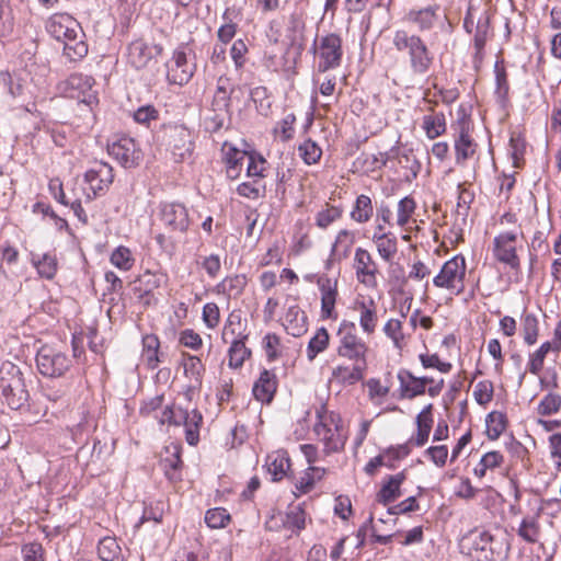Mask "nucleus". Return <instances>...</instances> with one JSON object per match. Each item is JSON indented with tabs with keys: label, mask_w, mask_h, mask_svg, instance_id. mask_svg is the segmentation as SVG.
<instances>
[{
	"label": "nucleus",
	"mask_w": 561,
	"mask_h": 561,
	"mask_svg": "<svg viewBox=\"0 0 561 561\" xmlns=\"http://www.w3.org/2000/svg\"><path fill=\"white\" fill-rule=\"evenodd\" d=\"M46 31L58 42L69 38L70 35H82V28L77 20L67 13L51 15L46 22Z\"/></svg>",
	"instance_id": "dca6fc26"
},
{
	"label": "nucleus",
	"mask_w": 561,
	"mask_h": 561,
	"mask_svg": "<svg viewBox=\"0 0 561 561\" xmlns=\"http://www.w3.org/2000/svg\"><path fill=\"white\" fill-rule=\"evenodd\" d=\"M119 552L121 548L115 538L104 537L98 545V553L103 561H115Z\"/></svg>",
	"instance_id": "5fc2aeb1"
},
{
	"label": "nucleus",
	"mask_w": 561,
	"mask_h": 561,
	"mask_svg": "<svg viewBox=\"0 0 561 561\" xmlns=\"http://www.w3.org/2000/svg\"><path fill=\"white\" fill-rule=\"evenodd\" d=\"M110 261L115 267L122 271H129L135 263L131 251L123 245L117 247L112 252Z\"/></svg>",
	"instance_id": "864d4df0"
},
{
	"label": "nucleus",
	"mask_w": 561,
	"mask_h": 561,
	"mask_svg": "<svg viewBox=\"0 0 561 561\" xmlns=\"http://www.w3.org/2000/svg\"><path fill=\"white\" fill-rule=\"evenodd\" d=\"M265 467L272 476V481H280L286 477L290 467V459L285 450H276L266 456Z\"/></svg>",
	"instance_id": "cd10ccee"
},
{
	"label": "nucleus",
	"mask_w": 561,
	"mask_h": 561,
	"mask_svg": "<svg viewBox=\"0 0 561 561\" xmlns=\"http://www.w3.org/2000/svg\"><path fill=\"white\" fill-rule=\"evenodd\" d=\"M317 419L318 422L314 424L313 431L323 442L324 450L328 454L340 451L345 444L340 414L335 412L328 413L324 407H321V409L317 410Z\"/></svg>",
	"instance_id": "7ed1b4c3"
},
{
	"label": "nucleus",
	"mask_w": 561,
	"mask_h": 561,
	"mask_svg": "<svg viewBox=\"0 0 561 561\" xmlns=\"http://www.w3.org/2000/svg\"><path fill=\"white\" fill-rule=\"evenodd\" d=\"M495 73V91L494 95L496 102L501 107L505 108L508 104L510 83L507 72L504 67L503 60H497L494 65Z\"/></svg>",
	"instance_id": "c756f323"
},
{
	"label": "nucleus",
	"mask_w": 561,
	"mask_h": 561,
	"mask_svg": "<svg viewBox=\"0 0 561 561\" xmlns=\"http://www.w3.org/2000/svg\"><path fill=\"white\" fill-rule=\"evenodd\" d=\"M247 152L233 150L232 154L227 156V176L231 180L240 175L243 162L245 161Z\"/></svg>",
	"instance_id": "0e129e2a"
},
{
	"label": "nucleus",
	"mask_w": 561,
	"mask_h": 561,
	"mask_svg": "<svg viewBox=\"0 0 561 561\" xmlns=\"http://www.w3.org/2000/svg\"><path fill=\"white\" fill-rule=\"evenodd\" d=\"M392 45L397 51L407 54L410 70L414 75L423 76L430 71L434 62V54L421 36L405 30H396Z\"/></svg>",
	"instance_id": "f257e3e1"
},
{
	"label": "nucleus",
	"mask_w": 561,
	"mask_h": 561,
	"mask_svg": "<svg viewBox=\"0 0 561 561\" xmlns=\"http://www.w3.org/2000/svg\"><path fill=\"white\" fill-rule=\"evenodd\" d=\"M416 208V203L413 197L405 196L398 203V210H397V224L400 227H404L409 220L411 215L414 213Z\"/></svg>",
	"instance_id": "e2e57ef3"
},
{
	"label": "nucleus",
	"mask_w": 561,
	"mask_h": 561,
	"mask_svg": "<svg viewBox=\"0 0 561 561\" xmlns=\"http://www.w3.org/2000/svg\"><path fill=\"white\" fill-rule=\"evenodd\" d=\"M438 7H427L420 10H411L407 14L408 21L417 25L419 31L424 32L431 30L436 21V11Z\"/></svg>",
	"instance_id": "72a5a7b5"
},
{
	"label": "nucleus",
	"mask_w": 561,
	"mask_h": 561,
	"mask_svg": "<svg viewBox=\"0 0 561 561\" xmlns=\"http://www.w3.org/2000/svg\"><path fill=\"white\" fill-rule=\"evenodd\" d=\"M287 319L290 322H296V324L291 328V334L294 336H299L304 332L307 331L306 329V321L307 316L304 311H300L298 307H290L287 312Z\"/></svg>",
	"instance_id": "69168bd1"
},
{
	"label": "nucleus",
	"mask_w": 561,
	"mask_h": 561,
	"mask_svg": "<svg viewBox=\"0 0 561 561\" xmlns=\"http://www.w3.org/2000/svg\"><path fill=\"white\" fill-rule=\"evenodd\" d=\"M95 81L91 76L83 73H72L67 79V84L72 90H78L84 95L82 103L91 110L93 105L98 104V98L94 93H90Z\"/></svg>",
	"instance_id": "393cba45"
},
{
	"label": "nucleus",
	"mask_w": 561,
	"mask_h": 561,
	"mask_svg": "<svg viewBox=\"0 0 561 561\" xmlns=\"http://www.w3.org/2000/svg\"><path fill=\"white\" fill-rule=\"evenodd\" d=\"M561 409V396L557 393L546 394L537 407L538 414L549 416L556 414Z\"/></svg>",
	"instance_id": "4d7b16f0"
},
{
	"label": "nucleus",
	"mask_w": 561,
	"mask_h": 561,
	"mask_svg": "<svg viewBox=\"0 0 561 561\" xmlns=\"http://www.w3.org/2000/svg\"><path fill=\"white\" fill-rule=\"evenodd\" d=\"M371 240L376 244L380 257L386 262H391L398 251L397 237L391 232H385L383 226L378 224L375 227Z\"/></svg>",
	"instance_id": "4be33fe9"
},
{
	"label": "nucleus",
	"mask_w": 561,
	"mask_h": 561,
	"mask_svg": "<svg viewBox=\"0 0 561 561\" xmlns=\"http://www.w3.org/2000/svg\"><path fill=\"white\" fill-rule=\"evenodd\" d=\"M383 333L391 339L396 348H402L404 334L402 330V322L400 320L389 319L383 327Z\"/></svg>",
	"instance_id": "052dcab7"
},
{
	"label": "nucleus",
	"mask_w": 561,
	"mask_h": 561,
	"mask_svg": "<svg viewBox=\"0 0 561 561\" xmlns=\"http://www.w3.org/2000/svg\"><path fill=\"white\" fill-rule=\"evenodd\" d=\"M167 78L170 83L183 85L193 77L195 65L188 62L187 55L183 47L174 50L171 60L167 64Z\"/></svg>",
	"instance_id": "4468645a"
},
{
	"label": "nucleus",
	"mask_w": 561,
	"mask_h": 561,
	"mask_svg": "<svg viewBox=\"0 0 561 561\" xmlns=\"http://www.w3.org/2000/svg\"><path fill=\"white\" fill-rule=\"evenodd\" d=\"M249 335H242L240 339L231 341L228 351L229 366L232 368H240L244 360L251 356V350L245 346Z\"/></svg>",
	"instance_id": "ea45409f"
},
{
	"label": "nucleus",
	"mask_w": 561,
	"mask_h": 561,
	"mask_svg": "<svg viewBox=\"0 0 561 561\" xmlns=\"http://www.w3.org/2000/svg\"><path fill=\"white\" fill-rule=\"evenodd\" d=\"M422 127L430 139H435L446 133V118L444 113H435L423 117Z\"/></svg>",
	"instance_id": "a19ab883"
},
{
	"label": "nucleus",
	"mask_w": 561,
	"mask_h": 561,
	"mask_svg": "<svg viewBox=\"0 0 561 561\" xmlns=\"http://www.w3.org/2000/svg\"><path fill=\"white\" fill-rule=\"evenodd\" d=\"M242 335H247L244 333V328L242 324L241 311L233 310L229 313L224 330L221 334V340L227 343L228 336H234L236 339H240Z\"/></svg>",
	"instance_id": "a18cd8bd"
},
{
	"label": "nucleus",
	"mask_w": 561,
	"mask_h": 561,
	"mask_svg": "<svg viewBox=\"0 0 561 561\" xmlns=\"http://www.w3.org/2000/svg\"><path fill=\"white\" fill-rule=\"evenodd\" d=\"M298 151L307 164H313L318 162L322 154L321 148L311 139H307L301 145H299Z\"/></svg>",
	"instance_id": "680f3d73"
},
{
	"label": "nucleus",
	"mask_w": 561,
	"mask_h": 561,
	"mask_svg": "<svg viewBox=\"0 0 561 561\" xmlns=\"http://www.w3.org/2000/svg\"><path fill=\"white\" fill-rule=\"evenodd\" d=\"M182 465L181 448L179 446H173L172 454L161 461L164 474L170 481L181 480L180 469Z\"/></svg>",
	"instance_id": "c03bdc74"
},
{
	"label": "nucleus",
	"mask_w": 561,
	"mask_h": 561,
	"mask_svg": "<svg viewBox=\"0 0 561 561\" xmlns=\"http://www.w3.org/2000/svg\"><path fill=\"white\" fill-rule=\"evenodd\" d=\"M84 33L79 37V34L70 35L69 38L64 39V55L70 61H79L88 54V44L84 41Z\"/></svg>",
	"instance_id": "7c9ffc66"
},
{
	"label": "nucleus",
	"mask_w": 561,
	"mask_h": 561,
	"mask_svg": "<svg viewBox=\"0 0 561 561\" xmlns=\"http://www.w3.org/2000/svg\"><path fill=\"white\" fill-rule=\"evenodd\" d=\"M277 386L276 375L268 369H263L259 379L253 385L252 392L257 401L268 404L274 399Z\"/></svg>",
	"instance_id": "412c9836"
},
{
	"label": "nucleus",
	"mask_w": 561,
	"mask_h": 561,
	"mask_svg": "<svg viewBox=\"0 0 561 561\" xmlns=\"http://www.w3.org/2000/svg\"><path fill=\"white\" fill-rule=\"evenodd\" d=\"M162 277V274L146 271L135 279L133 290L145 306H149L154 300L152 293L161 286Z\"/></svg>",
	"instance_id": "aec40b11"
},
{
	"label": "nucleus",
	"mask_w": 561,
	"mask_h": 561,
	"mask_svg": "<svg viewBox=\"0 0 561 561\" xmlns=\"http://www.w3.org/2000/svg\"><path fill=\"white\" fill-rule=\"evenodd\" d=\"M183 368L185 376L194 382V387L202 385L205 368L197 356L187 354L183 362Z\"/></svg>",
	"instance_id": "8fccbe9b"
},
{
	"label": "nucleus",
	"mask_w": 561,
	"mask_h": 561,
	"mask_svg": "<svg viewBox=\"0 0 561 561\" xmlns=\"http://www.w3.org/2000/svg\"><path fill=\"white\" fill-rule=\"evenodd\" d=\"M550 351H553L552 343L545 342L538 350L529 354L527 367L530 374L539 375L542 370L545 358Z\"/></svg>",
	"instance_id": "603ef678"
},
{
	"label": "nucleus",
	"mask_w": 561,
	"mask_h": 561,
	"mask_svg": "<svg viewBox=\"0 0 561 561\" xmlns=\"http://www.w3.org/2000/svg\"><path fill=\"white\" fill-rule=\"evenodd\" d=\"M233 88L228 77L220 76L217 80L214 94L213 106L219 111H228L230 106L231 93Z\"/></svg>",
	"instance_id": "473e14b6"
},
{
	"label": "nucleus",
	"mask_w": 561,
	"mask_h": 561,
	"mask_svg": "<svg viewBox=\"0 0 561 561\" xmlns=\"http://www.w3.org/2000/svg\"><path fill=\"white\" fill-rule=\"evenodd\" d=\"M107 151L122 167L135 168L141 161V151L135 140L128 136L119 137L107 146Z\"/></svg>",
	"instance_id": "ddd939ff"
},
{
	"label": "nucleus",
	"mask_w": 561,
	"mask_h": 561,
	"mask_svg": "<svg viewBox=\"0 0 561 561\" xmlns=\"http://www.w3.org/2000/svg\"><path fill=\"white\" fill-rule=\"evenodd\" d=\"M72 365V359L62 351L43 345L36 354V366L41 375L49 378L64 376Z\"/></svg>",
	"instance_id": "0eeeda50"
},
{
	"label": "nucleus",
	"mask_w": 561,
	"mask_h": 561,
	"mask_svg": "<svg viewBox=\"0 0 561 561\" xmlns=\"http://www.w3.org/2000/svg\"><path fill=\"white\" fill-rule=\"evenodd\" d=\"M373 215L374 206L371 198L365 194L358 195L350 214L351 219L357 224H366L371 219Z\"/></svg>",
	"instance_id": "4c0bfd02"
},
{
	"label": "nucleus",
	"mask_w": 561,
	"mask_h": 561,
	"mask_svg": "<svg viewBox=\"0 0 561 561\" xmlns=\"http://www.w3.org/2000/svg\"><path fill=\"white\" fill-rule=\"evenodd\" d=\"M355 308L359 311V325L362 330L368 335L373 334L378 323L375 301L373 299L356 301Z\"/></svg>",
	"instance_id": "c85d7f7f"
},
{
	"label": "nucleus",
	"mask_w": 561,
	"mask_h": 561,
	"mask_svg": "<svg viewBox=\"0 0 561 561\" xmlns=\"http://www.w3.org/2000/svg\"><path fill=\"white\" fill-rule=\"evenodd\" d=\"M486 435L490 439H497L506 428V416L499 411H492L486 415Z\"/></svg>",
	"instance_id": "de8ad7c7"
},
{
	"label": "nucleus",
	"mask_w": 561,
	"mask_h": 561,
	"mask_svg": "<svg viewBox=\"0 0 561 561\" xmlns=\"http://www.w3.org/2000/svg\"><path fill=\"white\" fill-rule=\"evenodd\" d=\"M522 332L524 342L527 345L537 343L539 335V321L534 313H524L522 317Z\"/></svg>",
	"instance_id": "49530a36"
},
{
	"label": "nucleus",
	"mask_w": 561,
	"mask_h": 561,
	"mask_svg": "<svg viewBox=\"0 0 561 561\" xmlns=\"http://www.w3.org/2000/svg\"><path fill=\"white\" fill-rule=\"evenodd\" d=\"M0 396L12 410H21L27 405L30 393L23 373L12 362H3L0 366Z\"/></svg>",
	"instance_id": "f03ea898"
},
{
	"label": "nucleus",
	"mask_w": 561,
	"mask_h": 561,
	"mask_svg": "<svg viewBox=\"0 0 561 561\" xmlns=\"http://www.w3.org/2000/svg\"><path fill=\"white\" fill-rule=\"evenodd\" d=\"M539 512L535 515H527L522 519L517 535L528 543H535L540 537V525L538 522Z\"/></svg>",
	"instance_id": "58836bf2"
},
{
	"label": "nucleus",
	"mask_w": 561,
	"mask_h": 561,
	"mask_svg": "<svg viewBox=\"0 0 561 561\" xmlns=\"http://www.w3.org/2000/svg\"><path fill=\"white\" fill-rule=\"evenodd\" d=\"M247 286V277L244 275L228 276L216 286V291L228 298L239 297Z\"/></svg>",
	"instance_id": "e433bc0d"
},
{
	"label": "nucleus",
	"mask_w": 561,
	"mask_h": 561,
	"mask_svg": "<svg viewBox=\"0 0 561 561\" xmlns=\"http://www.w3.org/2000/svg\"><path fill=\"white\" fill-rule=\"evenodd\" d=\"M330 342V335L325 328H320L317 330L314 335L310 339L307 346V358L309 362H312L318 354L324 352Z\"/></svg>",
	"instance_id": "37998d69"
},
{
	"label": "nucleus",
	"mask_w": 561,
	"mask_h": 561,
	"mask_svg": "<svg viewBox=\"0 0 561 561\" xmlns=\"http://www.w3.org/2000/svg\"><path fill=\"white\" fill-rule=\"evenodd\" d=\"M516 240L517 234L513 231L500 233L493 240V255L499 262L508 265L518 273L520 271V261L515 247Z\"/></svg>",
	"instance_id": "f8f14e48"
},
{
	"label": "nucleus",
	"mask_w": 561,
	"mask_h": 561,
	"mask_svg": "<svg viewBox=\"0 0 561 561\" xmlns=\"http://www.w3.org/2000/svg\"><path fill=\"white\" fill-rule=\"evenodd\" d=\"M510 546L503 537L482 531L474 540V556L478 561H504Z\"/></svg>",
	"instance_id": "9d476101"
},
{
	"label": "nucleus",
	"mask_w": 561,
	"mask_h": 561,
	"mask_svg": "<svg viewBox=\"0 0 561 561\" xmlns=\"http://www.w3.org/2000/svg\"><path fill=\"white\" fill-rule=\"evenodd\" d=\"M162 50L161 45H149L141 38L135 39L127 47V62L137 70L144 69Z\"/></svg>",
	"instance_id": "2eb2a0df"
},
{
	"label": "nucleus",
	"mask_w": 561,
	"mask_h": 561,
	"mask_svg": "<svg viewBox=\"0 0 561 561\" xmlns=\"http://www.w3.org/2000/svg\"><path fill=\"white\" fill-rule=\"evenodd\" d=\"M159 218L170 232L185 233L191 225L188 209L182 203H162L159 206Z\"/></svg>",
	"instance_id": "9b49d317"
},
{
	"label": "nucleus",
	"mask_w": 561,
	"mask_h": 561,
	"mask_svg": "<svg viewBox=\"0 0 561 561\" xmlns=\"http://www.w3.org/2000/svg\"><path fill=\"white\" fill-rule=\"evenodd\" d=\"M354 242V232L346 229L340 230L331 249V257L339 261L346 259L350 255Z\"/></svg>",
	"instance_id": "c9c22d12"
},
{
	"label": "nucleus",
	"mask_w": 561,
	"mask_h": 561,
	"mask_svg": "<svg viewBox=\"0 0 561 561\" xmlns=\"http://www.w3.org/2000/svg\"><path fill=\"white\" fill-rule=\"evenodd\" d=\"M456 163L463 165L476 152L477 144L469 134V128L465 124L460 127L458 136L455 138Z\"/></svg>",
	"instance_id": "a878e982"
},
{
	"label": "nucleus",
	"mask_w": 561,
	"mask_h": 561,
	"mask_svg": "<svg viewBox=\"0 0 561 561\" xmlns=\"http://www.w3.org/2000/svg\"><path fill=\"white\" fill-rule=\"evenodd\" d=\"M84 180L89 183L94 196L106 192L113 183V168L103 161L95 162L84 174Z\"/></svg>",
	"instance_id": "a211bd4d"
},
{
	"label": "nucleus",
	"mask_w": 561,
	"mask_h": 561,
	"mask_svg": "<svg viewBox=\"0 0 561 561\" xmlns=\"http://www.w3.org/2000/svg\"><path fill=\"white\" fill-rule=\"evenodd\" d=\"M367 364L353 363L352 366L337 365L332 370V378L342 386H353L364 379Z\"/></svg>",
	"instance_id": "b1692460"
},
{
	"label": "nucleus",
	"mask_w": 561,
	"mask_h": 561,
	"mask_svg": "<svg viewBox=\"0 0 561 561\" xmlns=\"http://www.w3.org/2000/svg\"><path fill=\"white\" fill-rule=\"evenodd\" d=\"M14 15L9 0H0V38H8L14 31Z\"/></svg>",
	"instance_id": "09e8293b"
},
{
	"label": "nucleus",
	"mask_w": 561,
	"mask_h": 561,
	"mask_svg": "<svg viewBox=\"0 0 561 561\" xmlns=\"http://www.w3.org/2000/svg\"><path fill=\"white\" fill-rule=\"evenodd\" d=\"M283 526L298 534L306 527V512L300 505L290 506L282 518Z\"/></svg>",
	"instance_id": "79ce46f5"
},
{
	"label": "nucleus",
	"mask_w": 561,
	"mask_h": 561,
	"mask_svg": "<svg viewBox=\"0 0 561 561\" xmlns=\"http://www.w3.org/2000/svg\"><path fill=\"white\" fill-rule=\"evenodd\" d=\"M311 50L320 58L318 64L319 72H327L328 70L335 69L340 67L342 62V38L335 33L322 36L319 41L316 38Z\"/></svg>",
	"instance_id": "6e6552de"
},
{
	"label": "nucleus",
	"mask_w": 561,
	"mask_h": 561,
	"mask_svg": "<svg viewBox=\"0 0 561 561\" xmlns=\"http://www.w3.org/2000/svg\"><path fill=\"white\" fill-rule=\"evenodd\" d=\"M493 391L494 388L492 381L482 380L477 383L473 396L479 404L484 405L493 399Z\"/></svg>",
	"instance_id": "338daca9"
},
{
	"label": "nucleus",
	"mask_w": 561,
	"mask_h": 561,
	"mask_svg": "<svg viewBox=\"0 0 561 561\" xmlns=\"http://www.w3.org/2000/svg\"><path fill=\"white\" fill-rule=\"evenodd\" d=\"M31 262L38 275L46 279H53L58 271L57 257L53 253L32 254Z\"/></svg>",
	"instance_id": "2f4dec72"
},
{
	"label": "nucleus",
	"mask_w": 561,
	"mask_h": 561,
	"mask_svg": "<svg viewBox=\"0 0 561 561\" xmlns=\"http://www.w3.org/2000/svg\"><path fill=\"white\" fill-rule=\"evenodd\" d=\"M405 479V471L388 476L376 495L377 502L382 505H388L399 499L401 496V485Z\"/></svg>",
	"instance_id": "5701e85b"
},
{
	"label": "nucleus",
	"mask_w": 561,
	"mask_h": 561,
	"mask_svg": "<svg viewBox=\"0 0 561 561\" xmlns=\"http://www.w3.org/2000/svg\"><path fill=\"white\" fill-rule=\"evenodd\" d=\"M337 335L340 337V344L336 350L339 356L347 358L353 363L367 364L366 354L368 346L356 334V325L354 322L347 320L342 321Z\"/></svg>",
	"instance_id": "423d86ee"
},
{
	"label": "nucleus",
	"mask_w": 561,
	"mask_h": 561,
	"mask_svg": "<svg viewBox=\"0 0 561 561\" xmlns=\"http://www.w3.org/2000/svg\"><path fill=\"white\" fill-rule=\"evenodd\" d=\"M160 423H168L174 426L183 425L186 443L191 446L198 444L203 415L197 409L187 411L181 407H167L162 412Z\"/></svg>",
	"instance_id": "20e7f679"
},
{
	"label": "nucleus",
	"mask_w": 561,
	"mask_h": 561,
	"mask_svg": "<svg viewBox=\"0 0 561 561\" xmlns=\"http://www.w3.org/2000/svg\"><path fill=\"white\" fill-rule=\"evenodd\" d=\"M432 409L433 405L427 404L417 415L416 424H417V433L415 438H412L411 442H414L416 446H423L427 440L432 430Z\"/></svg>",
	"instance_id": "f704fd0d"
},
{
	"label": "nucleus",
	"mask_w": 561,
	"mask_h": 561,
	"mask_svg": "<svg viewBox=\"0 0 561 561\" xmlns=\"http://www.w3.org/2000/svg\"><path fill=\"white\" fill-rule=\"evenodd\" d=\"M354 267L356 271L357 280L367 287L377 286L378 267L371 254L363 249L357 248L354 256Z\"/></svg>",
	"instance_id": "f3484780"
},
{
	"label": "nucleus",
	"mask_w": 561,
	"mask_h": 561,
	"mask_svg": "<svg viewBox=\"0 0 561 561\" xmlns=\"http://www.w3.org/2000/svg\"><path fill=\"white\" fill-rule=\"evenodd\" d=\"M342 215V207L327 204L323 209L317 213L314 218L316 225L320 229H327L330 225L340 219Z\"/></svg>",
	"instance_id": "3c124183"
},
{
	"label": "nucleus",
	"mask_w": 561,
	"mask_h": 561,
	"mask_svg": "<svg viewBox=\"0 0 561 561\" xmlns=\"http://www.w3.org/2000/svg\"><path fill=\"white\" fill-rule=\"evenodd\" d=\"M136 123L149 126L152 121L159 117V111L153 105H144L134 112Z\"/></svg>",
	"instance_id": "774afa93"
},
{
	"label": "nucleus",
	"mask_w": 561,
	"mask_h": 561,
	"mask_svg": "<svg viewBox=\"0 0 561 561\" xmlns=\"http://www.w3.org/2000/svg\"><path fill=\"white\" fill-rule=\"evenodd\" d=\"M465 276L466 260L458 254L443 264L439 273L433 278V284L438 288H445L459 295L465 288Z\"/></svg>",
	"instance_id": "1a4fd4ad"
},
{
	"label": "nucleus",
	"mask_w": 561,
	"mask_h": 561,
	"mask_svg": "<svg viewBox=\"0 0 561 561\" xmlns=\"http://www.w3.org/2000/svg\"><path fill=\"white\" fill-rule=\"evenodd\" d=\"M250 98L255 104L256 111L266 116L271 110V100L268 91L265 87L259 85L250 91Z\"/></svg>",
	"instance_id": "6e6d98bb"
},
{
	"label": "nucleus",
	"mask_w": 561,
	"mask_h": 561,
	"mask_svg": "<svg viewBox=\"0 0 561 561\" xmlns=\"http://www.w3.org/2000/svg\"><path fill=\"white\" fill-rule=\"evenodd\" d=\"M490 31V16L488 12H483V14L478 19L476 25V34L473 37L474 48L484 49L488 34Z\"/></svg>",
	"instance_id": "bf43d9fd"
},
{
	"label": "nucleus",
	"mask_w": 561,
	"mask_h": 561,
	"mask_svg": "<svg viewBox=\"0 0 561 561\" xmlns=\"http://www.w3.org/2000/svg\"><path fill=\"white\" fill-rule=\"evenodd\" d=\"M398 380L400 383L399 391L401 399H414L417 396L424 394V388L420 377L414 376L408 369H400L398 371Z\"/></svg>",
	"instance_id": "bb28decb"
},
{
	"label": "nucleus",
	"mask_w": 561,
	"mask_h": 561,
	"mask_svg": "<svg viewBox=\"0 0 561 561\" xmlns=\"http://www.w3.org/2000/svg\"><path fill=\"white\" fill-rule=\"evenodd\" d=\"M317 285L321 293V316L324 319H335L334 312L337 298V280L328 275L317 277Z\"/></svg>",
	"instance_id": "6ab92c4d"
},
{
	"label": "nucleus",
	"mask_w": 561,
	"mask_h": 561,
	"mask_svg": "<svg viewBox=\"0 0 561 561\" xmlns=\"http://www.w3.org/2000/svg\"><path fill=\"white\" fill-rule=\"evenodd\" d=\"M228 522H230V515L224 507L210 508L205 514V523L210 528H224Z\"/></svg>",
	"instance_id": "13d9d810"
},
{
	"label": "nucleus",
	"mask_w": 561,
	"mask_h": 561,
	"mask_svg": "<svg viewBox=\"0 0 561 561\" xmlns=\"http://www.w3.org/2000/svg\"><path fill=\"white\" fill-rule=\"evenodd\" d=\"M163 142L174 162H183L191 159L194 150V140L191 130L184 125H165L163 127Z\"/></svg>",
	"instance_id": "39448f33"
}]
</instances>
